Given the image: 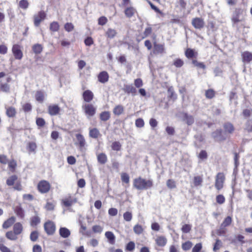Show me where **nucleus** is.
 Segmentation results:
<instances>
[{
    "label": "nucleus",
    "mask_w": 252,
    "mask_h": 252,
    "mask_svg": "<svg viewBox=\"0 0 252 252\" xmlns=\"http://www.w3.org/2000/svg\"><path fill=\"white\" fill-rule=\"evenodd\" d=\"M133 185L138 190H147L153 186V182L151 180L139 177L133 180Z\"/></svg>",
    "instance_id": "nucleus-1"
},
{
    "label": "nucleus",
    "mask_w": 252,
    "mask_h": 252,
    "mask_svg": "<svg viewBox=\"0 0 252 252\" xmlns=\"http://www.w3.org/2000/svg\"><path fill=\"white\" fill-rule=\"evenodd\" d=\"M6 184L8 187H13L14 190L21 191L23 189V187L21 181L18 179L16 175H12L9 176L6 181Z\"/></svg>",
    "instance_id": "nucleus-2"
},
{
    "label": "nucleus",
    "mask_w": 252,
    "mask_h": 252,
    "mask_svg": "<svg viewBox=\"0 0 252 252\" xmlns=\"http://www.w3.org/2000/svg\"><path fill=\"white\" fill-rule=\"evenodd\" d=\"M51 189V184L48 181L45 180L40 181L37 185L38 191L42 194L48 193Z\"/></svg>",
    "instance_id": "nucleus-3"
},
{
    "label": "nucleus",
    "mask_w": 252,
    "mask_h": 252,
    "mask_svg": "<svg viewBox=\"0 0 252 252\" xmlns=\"http://www.w3.org/2000/svg\"><path fill=\"white\" fill-rule=\"evenodd\" d=\"M212 136L215 141L221 142L225 141L227 138V136L220 128L217 129L212 133Z\"/></svg>",
    "instance_id": "nucleus-4"
},
{
    "label": "nucleus",
    "mask_w": 252,
    "mask_h": 252,
    "mask_svg": "<svg viewBox=\"0 0 252 252\" xmlns=\"http://www.w3.org/2000/svg\"><path fill=\"white\" fill-rule=\"evenodd\" d=\"M225 180V177L223 173L219 172L217 174L215 178V186L217 190H220L223 188Z\"/></svg>",
    "instance_id": "nucleus-5"
},
{
    "label": "nucleus",
    "mask_w": 252,
    "mask_h": 252,
    "mask_svg": "<svg viewBox=\"0 0 252 252\" xmlns=\"http://www.w3.org/2000/svg\"><path fill=\"white\" fill-rule=\"evenodd\" d=\"M82 108L85 115L88 117L94 116L96 113V108L92 103H86L83 105Z\"/></svg>",
    "instance_id": "nucleus-6"
},
{
    "label": "nucleus",
    "mask_w": 252,
    "mask_h": 252,
    "mask_svg": "<svg viewBox=\"0 0 252 252\" xmlns=\"http://www.w3.org/2000/svg\"><path fill=\"white\" fill-rule=\"evenodd\" d=\"M22 48V46L18 44H15L12 46V52L15 59L20 60L22 59L23 54Z\"/></svg>",
    "instance_id": "nucleus-7"
},
{
    "label": "nucleus",
    "mask_w": 252,
    "mask_h": 252,
    "mask_svg": "<svg viewBox=\"0 0 252 252\" xmlns=\"http://www.w3.org/2000/svg\"><path fill=\"white\" fill-rule=\"evenodd\" d=\"M44 228L48 235H51L54 234L55 232L56 225L53 221L48 220L44 224Z\"/></svg>",
    "instance_id": "nucleus-8"
},
{
    "label": "nucleus",
    "mask_w": 252,
    "mask_h": 252,
    "mask_svg": "<svg viewBox=\"0 0 252 252\" xmlns=\"http://www.w3.org/2000/svg\"><path fill=\"white\" fill-rule=\"evenodd\" d=\"M223 132L229 137L230 135L232 134L235 130L234 126L232 123L229 122H225L223 124Z\"/></svg>",
    "instance_id": "nucleus-9"
},
{
    "label": "nucleus",
    "mask_w": 252,
    "mask_h": 252,
    "mask_svg": "<svg viewBox=\"0 0 252 252\" xmlns=\"http://www.w3.org/2000/svg\"><path fill=\"white\" fill-rule=\"evenodd\" d=\"M191 24L196 29L201 30L205 27V22L203 18L195 17L192 19Z\"/></svg>",
    "instance_id": "nucleus-10"
},
{
    "label": "nucleus",
    "mask_w": 252,
    "mask_h": 252,
    "mask_svg": "<svg viewBox=\"0 0 252 252\" xmlns=\"http://www.w3.org/2000/svg\"><path fill=\"white\" fill-rule=\"evenodd\" d=\"M134 85L135 88H139L138 92L143 97L146 95V91L144 88H141L143 85V82L141 78H137L134 81Z\"/></svg>",
    "instance_id": "nucleus-11"
},
{
    "label": "nucleus",
    "mask_w": 252,
    "mask_h": 252,
    "mask_svg": "<svg viewBox=\"0 0 252 252\" xmlns=\"http://www.w3.org/2000/svg\"><path fill=\"white\" fill-rule=\"evenodd\" d=\"M46 13L43 11H39L37 15L34 16V25L38 27L40 23L46 18Z\"/></svg>",
    "instance_id": "nucleus-12"
},
{
    "label": "nucleus",
    "mask_w": 252,
    "mask_h": 252,
    "mask_svg": "<svg viewBox=\"0 0 252 252\" xmlns=\"http://www.w3.org/2000/svg\"><path fill=\"white\" fill-rule=\"evenodd\" d=\"M48 113L50 116H56L60 114L61 108L57 104H50L48 106Z\"/></svg>",
    "instance_id": "nucleus-13"
},
{
    "label": "nucleus",
    "mask_w": 252,
    "mask_h": 252,
    "mask_svg": "<svg viewBox=\"0 0 252 252\" xmlns=\"http://www.w3.org/2000/svg\"><path fill=\"white\" fill-rule=\"evenodd\" d=\"M82 97L85 102L89 103L94 99V94L91 90H87L83 93Z\"/></svg>",
    "instance_id": "nucleus-14"
},
{
    "label": "nucleus",
    "mask_w": 252,
    "mask_h": 252,
    "mask_svg": "<svg viewBox=\"0 0 252 252\" xmlns=\"http://www.w3.org/2000/svg\"><path fill=\"white\" fill-rule=\"evenodd\" d=\"M165 52L164 44H158L156 42L154 43L153 53L154 54H163Z\"/></svg>",
    "instance_id": "nucleus-15"
},
{
    "label": "nucleus",
    "mask_w": 252,
    "mask_h": 252,
    "mask_svg": "<svg viewBox=\"0 0 252 252\" xmlns=\"http://www.w3.org/2000/svg\"><path fill=\"white\" fill-rule=\"evenodd\" d=\"M109 75L108 73L106 71H101L97 75L98 81L102 84H105L109 80Z\"/></svg>",
    "instance_id": "nucleus-16"
},
{
    "label": "nucleus",
    "mask_w": 252,
    "mask_h": 252,
    "mask_svg": "<svg viewBox=\"0 0 252 252\" xmlns=\"http://www.w3.org/2000/svg\"><path fill=\"white\" fill-rule=\"evenodd\" d=\"M242 12L243 10L242 9L236 8L231 18L232 22L234 24H236L242 21V20L240 19L239 17L240 15L242 14Z\"/></svg>",
    "instance_id": "nucleus-17"
},
{
    "label": "nucleus",
    "mask_w": 252,
    "mask_h": 252,
    "mask_svg": "<svg viewBox=\"0 0 252 252\" xmlns=\"http://www.w3.org/2000/svg\"><path fill=\"white\" fill-rule=\"evenodd\" d=\"M185 56L189 59H195L198 56V53L194 49L187 48L185 52Z\"/></svg>",
    "instance_id": "nucleus-18"
},
{
    "label": "nucleus",
    "mask_w": 252,
    "mask_h": 252,
    "mask_svg": "<svg viewBox=\"0 0 252 252\" xmlns=\"http://www.w3.org/2000/svg\"><path fill=\"white\" fill-rule=\"evenodd\" d=\"M123 91L127 94H131L132 95H135L137 94V90L132 85H125Z\"/></svg>",
    "instance_id": "nucleus-19"
},
{
    "label": "nucleus",
    "mask_w": 252,
    "mask_h": 252,
    "mask_svg": "<svg viewBox=\"0 0 252 252\" xmlns=\"http://www.w3.org/2000/svg\"><path fill=\"white\" fill-rule=\"evenodd\" d=\"M155 242L158 246L159 247H163L166 245L167 240L164 236H158L155 239Z\"/></svg>",
    "instance_id": "nucleus-20"
},
{
    "label": "nucleus",
    "mask_w": 252,
    "mask_h": 252,
    "mask_svg": "<svg viewBox=\"0 0 252 252\" xmlns=\"http://www.w3.org/2000/svg\"><path fill=\"white\" fill-rule=\"evenodd\" d=\"M241 57L244 63H250L252 61V53L249 51H244L242 53Z\"/></svg>",
    "instance_id": "nucleus-21"
},
{
    "label": "nucleus",
    "mask_w": 252,
    "mask_h": 252,
    "mask_svg": "<svg viewBox=\"0 0 252 252\" xmlns=\"http://www.w3.org/2000/svg\"><path fill=\"white\" fill-rule=\"evenodd\" d=\"M75 137L77 140V144L80 150H82L86 145L85 139L83 135L81 134L78 133L75 135Z\"/></svg>",
    "instance_id": "nucleus-22"
},
{
    "label": "nucleus",
    "mask_w": 252,
    "mask_h": 252,
    "mask_svg": "<svg viewBox=\"0 0 252 252\" xmlns=\"http://www.w3.org/2000/svg\"><path fill=\"white\" fill-rule=\"evenodd\" d=\"M89 136L94 139H97L101 136L100 131L97 128H91L89 129Z\"/></svg>",
    "instance_id": "nucleus-23"
},
{
    "label": "nucleus",
    "mask_w": 252,
    "mask_h": 252,
    "mask_svg": "<svg viewBox=\"0 0 252 252\" xmlns=\"http://www.w3.org/2000/svg\"><path fill=\"white\" fill-rule=\"evenodd\" d=\"M16 220L14 217L12 216L7 219L2 224V227L4 229H7L11 226Z\"/></svg>",
    "instance_id": "nucleus-24"
},
{
    "label": "nucleus",
    "mask_w": 252,
    "mask_h": 252,
    "mask_svg": "<svg viewBox=\"0 0 252 252\" xmlns=\"http://www.w3.org/2000/svg\"><path fill=\"white\" fill-rule=\"evenodd\" d=\"M37 149V145L35 142H29L27 145V150L29 154L35 153Z\"/></svg>",
    "instance_id": "nucleus-25"
},
{
    "label": "nucleus",
    "mask_w": 252,
    "mask_h": 252,
    "mask_svg": "<svg viewBox=\"0 0 252 252\" xmlns=\"http://www.w3.org/2000/svg\"><path fill=\"white\" fill-rule=\"evenodd\" d=\"M75 202L71 196L66 197L62 200V204L66 207H70Z\"/></svg>",
    "instance_id": "nucleus-26"
},
{
    "label": "nucleus",
    "mask_w": 252,
    "mask_h": 252,
    "mask_svg": "<svg viewBox=\"0 0 252 252\" xmlns=\"http://www.w3.org/2000/svg\"><path fill=\"white\" fill-rule=\"evenodd\" d=\"M16 110L12 106L6 107V115L9 118H13L16 116Z\"/></svg>",
    "instance_id": "nucleus-27"
},
{
    "label": "nucleus",
    "mask_w": 252,
    "mask_h": 252,
    "mask_svg": "<svg viewBox=\"0 0 252 252\" xmlns=\"http://www.w3.org/2000/svg\"><path fill=\"white\" fill-rule=\"evenodd\" d=\"M97 160L99 163L104 164L107 161V157L104 153H101L97 155Z\"/></svg>",
    "instance_id": "nucleus-28"
},
{
    "label": "nucleus",
    "mask_w": 252,
    "mask_h": 252,
    "mask_svg": "<svg viewBox=\"0 0 252 252\" xmlns=\"http://www.w3.org/2000/svg\"><path fill=\"white\" fill-rule=\"evenodd\" d=\"M13 230L18 235L21 234L23 231V227L21 223L18 222L14 224Z\"/></svg>",
    "instance_id": "nucleus-29"
},
{
    "label": "nucleus",
    "mask_w": 252,
    "mask_h": 252,
    "mask_svg": "<svg viewBox=\"0 0 252 252\" xmlns=\"http://www.w3.org/2000/svg\"><path fill=\"white\" fill-rule=\"evenodd\" d=\"M15 213L21 219H23L25 217L24 211L21 205L16 206L14 209Z\"/></svg>",
    "instance_id": "nucleus-30"
},
{
    "label": "nucleus",
    "mask_w": 252,
    "mask_h": 252,
    "mask_svg": "<svg viewBox=\"0 0 252 252\" xmlns=\"http://www.w3.org/2000/svg\"><path fill=\"white\" fill-rule=\"evenodd\" d=\"M117 34L116 30L111 28H108L105 32V36L107 38L112 39Z\"/></svg>",
    "instance_id": "nucleus-31"
},
{
    "label": "nucleus",
    "mask_w": 252,
    "mask_h": 252,
    "mask_svg": "<svg viewBox=\"0 0 252 252\" xmlns=\"http://www.w3.org/2000/svg\"><path fill=\"white\" fill-rule=\"evenodd\" d=\"M216 94V92L213 89H209L205 91V96L206 98L209 99H211L215 97Z\"/></svg>",
    "instance_id": "nucleus-32"
},
{
    "label": "nucleus",
    "mask_w": 252,
    "mask_h": 252,
    "mask_svg": "<svg viewBox=\"0 0 252 252\" xmlns=\"http://www.w3.org/2000/svg\"><path fill=\"white\" fill-rule=\"evenodd\" d=\"M43 46L39 43H36L32 46V50L33 53L36 55L40 54L43 51Z\"/></svg>",
    "instance_id": "nucleus-33"
},
{
    "label": "nucleus",
    "mask_w": 252,
    "mask_h": 252,
    "mask_svg": "<svg viewBox=\"0 0 252 252\" xmlns=\"http://www.w3.org/2000/svg\"><path fill=\"white\" fill-rule=\"evenodd\" d=\"M59 234L62 237L66 238L70 236V232L66 227H61L59 230Z\"/></svg>",
    "instance_id": "nucleus-34"
},
{
    "label": "nucleus",
    "mask_w": 252,
    "mask_h": 252,
    "mask_svg": "<svg viewBox=\"0 0 252 252\" xmlns=\"http://www.w3.org/2000/svg\"><path fill=\"white\" fill-rule=\"evenodd\" d=\"M136 12V10L133 7H128L126 8L125 10V15L128 18H131L132 17L135 13Z\"/></svg>",
    "instance_id": "nucleus-35"
},
{
    "label": "nucleus",
    "mask_w": 252,
    "mask_h": 252,
    "mask_svg": "<svg viewBox=\"0 0 252 252\" xmlns=\"http://www.w3.org/2000/svg\"><path fill=\"white\" fill-rule=\"evenodd\" d=\"M6 237L11 241H15L18 239V235L13 230L7 231L5 234Z\"/></svg>",
    "instance_id": "nucleus-36"
},
{
    "label": "nucleus",
    "mask_w": 252,
    "mask_h": 252,
    "mask_svg": "<svg viewBox=\"0 0 252 252\" xmlns=\"http://www.w3.org/2000/svg\"><path fill=\"white\" fill-rule=\"evenodd\" d=\"M203 178L201 176H195L193 178V184L194 187H197L202 186Z\"/></svg>",
    "instance_id": "nucleus-37"
},
{
    "label": "nucleus",
    "mask_w": 252,
    "mask_h": 252,
    "mask_svg": "<svg viewBox=\"0 0 252 252\" xmlns=\"http://www.w3.org/2000/svg\"><path fill=\"white\" fill-rule=\"evenodd\" d=\"M105 236L110 244H114L115 242V236L113 232L111 231H106L105 233Z\"/></svg>",
    "instance_id": "nucleus-38"
},
{
    "label": "nucleus",
    "mask_w": 252,
    "mask_h": 252,
    "mask_svg": "<svg viewBox=\"0 0 252 252\" xmlns=\"http://www.w3.org/2000/svg\"><path fill=\"white\" fill-rule=\"evenodd\" d=\"M111 114L109 111H103L100 113L99 118L102 121H107L110 118Z\"/></svg>",
    "instance_id": "nucleus-39"
},
{
    "label": "nucleus",
    "mask_w": 252,
    "mask_h": 252,
    "mask_svg": "<svg viewBox=\"0 0 252 252\" xmlns=\"http://www.w3.org/2000/svg\"><path fill=\"white\" fill-rule=\"evenodd\" d=\"M124 108L122 105H116L113 109V112L114 115L119 116L123 113Z\"/></svg>",
    "instance_id": "nucleus-40"
},
{
    "label": "nucleus",
    "mask_w": 252,
    "mask_h": 252,
    "mask_svg": "<svg viewBox=\"0 0 252 252\" xmlns=\"http://www.w3.org/2000/svg\"><path fill=\"white\" fill-rule=\"evenodd\" d=\"M35 97L37 101L42 103L44 99V94L41 91H37L35 93Z\"/></svg>",
    "instance_id": "nucleus-41"
},
{
    "label": "nucleus",
    "mask_w": 252,
    "mask_h": 252,
    "mask_svg": "<svg viewBox=\"0 0 252 252\" xmlns=\"http://www.w3.org/2000/svg\"><path fill=\"white\" fill-rule=\"evenodd\" d=\"M7 164L10 171L12 172H14L17 167L16 161L14 159H11L8 161Z\"/></svg>",
    "instance_id": "nucleus-42"
},
{
    "label": "nucleus",
    "mask_w": 252,
    "mask_h": 252,
    "mask_svg": "<svg viewBox=\"0 0 252 252\" xmlns=\"http://www.w3.org/2000/svg\"><path fill=\"white\" fill-rule=\"evenodd\" d=\"M184 119L189 126L192 125L194 122L193 117L191 115H189L187 113L184 114Z\"/></svg>",
    "instance_id": "nucleus-43"
},
{
    "label": "nucleus",
    "mask_w": 252,
    "mask_h": 252,
    "mask_svg": "<svg viewBox=\"0 0 252 252\" xmlns=\"http://www.w3.org/2000/svg\"><path fill=\"white\" fill-rule=\"evenodd\" d=\"M133 231L137 235H140L144 232V228L143 226L139 224H136L133 226Z\"/></svg>",
    "instance_id": "nucleus-44"
},
{
    "label": "nucleus",
    "mask_w": 252,
    "mask_h": 252,
    "mask_svg": "<svg viewBox=\"0 0 252 252\" xmlns=\"http://www.w3.org/2000/svg\"><path fill=\"white\" fill-rule=\"evenodd\" d=\"M191 63L194 66L198 68H201L203 69H205L206 68L205 64L202 62H198L196 59L192 60Z\"/></svg>",
    "instance_id": "nucleus-45"
},
{
    "label": "nucleus",
    "mask_w": 252,
    "mask_h": 252,
    "mask_svg": "<svg viewBox=\"0 0 252 252\" xmlns=\"http://www.w3.org/2000/svg\"><path fill=\"white\" fill-rule=\"evenodd\" d=\"M40 222V219L37 216H33L31 218L30 224L32 226H36Z\"/></svg>",
    "instance_id": "nucleus-46"
},
{
    "label": "nucleus",
    "mask_w": 252,
    "mask_h": 252,
    "mask_svg": "<svg viewBox=\"0 0 252 252\" xmlns=\"http://www.w3.org/2000/svg\"><path fill=\"white\" fill-rule=\"evenodd\" d=\"M60 25L57 22L54 21L50 23V30L53 32H56L59 30Z\"/></svg>",
    "instance_id": "nucleus-47"
},
{
    "label": "nucleus",
    "mask_w": 252,
    "mask_h": 252,
    "mask_svg": "<svg viewBox=\"0 0 252 252\" xmlns=\"http://www.w3.org/2000/svg\"><path fill=\"white\" fill-rule=\"evenodd\" d=\"M232 218L230 216H227L224 219V220L221 224V227H225L230 225L232 222Z\"/></svg>",
    "instance_id": "nucleus-48"
},
{
    "label": "nucleus",
    "mask_w": 252,
    "mask_h": 252,
    "mask_svg": "<svg viewBox=\"0 0 252 252\" xmlns=\"http://www.w3.org/2000/svg\"><path fill=\"white\" fill-rule=\"evenodd\" d=\"M153 32V29L151 27L148 26L146 27L143 32V36H142L141 39H144L149 35H150Z\"/></svg>",
    "instance_id": "nucleus-49"
},
{
    "label": "nucleus",
    "mask_w": 252,
    "mask_h": 252,
    "mask_svg": "<svg viewBox=\"0 0 252 252\" xmlns=\"http://www.w3.org/2000/svg\"><path fill=\"white\" fill-rule=\"evenodd\" d=\"M111 147L112 150L116 151H119L121 150L122 145L119 141H115L112 143Z\"/></svg>",
    "instance_id": "nucleus-50"
},
{
    "label": "nucleus",
    "mask_w": 252,
    "mask_h": 252,
    "mask_svg": "<svg viewBox=\"0 0 252 252\" xmlns=\"http://www.w3.org/2000/svg\"><path fill=\"white\" fill-rule=\"evenodd\" d=\"M166 186L169 189H173L176 188V183L173 179H168L166 181Z\"/></svg>",
    "instance_id": "nucleus-51"
},
{
    "label": "nucleus",
    "mask_w": 252,
    "mask_h": 252,
    "mask_svg": "<svg viewBox=\"0 0 252 252\" xmlns=\"http://www.w3.org/2000/svg\"><path fill=\"white\" fill-rule=\"evenodd\" d=\"M121 180L123 183L126 184L129 183V177L126 173H122L121 175Z\"/></svg>",
    "instance_id": "nucleus-52"
},
{
    "label": "nucleus",
    "mask_w": 252,
    "mask_h": 252,
    "mask_svg": "<svg viewBox=\"0 0 252 252\" xmlns=\"http://www.w3.org/2000/svg\"><path fill=\"white\" fill-rule=\"evenodd\" d=\"M197 157L200 160H204L207 158L208 154L205 150H202L200 152Z\"/></svg>",
    "instance_id": "nucleus-53"
},
{
    "label": "nucleus",
    "mask_w": 252,
    "mask_h": 252,
    "mask_svg": "<svg viewBox=\"0 0 252 252\" xmlns=\"http://www.w3.org/2000/svg\"><path fill=\"white\" fill-rule=\"evenodd\" d=\"M245 129L249 132H252V119H248L245 124Z\"/></svg>",
    "instance_id": "nucleus-54"
},
{
    "label": "nucleus",
    "mask_w": 252,
    "mask_h": 252,
    "mask_svg": "<svg viewBox=\"0 0 252 252\" xmlns=\"http://www.w3.org/2000/svg\"><path fill=\"white\" fill-rule=\"evenodd\" d=\"M36 124L38 127H42L45 126L46 122L45 120L42 118H36Z\"/></svg>",
    "instance_id": "nucleus-55"
},
{
    "label": "nucleus",
    "mask_w": 252,
    "mask_h": 252,
    "mask_svg": "<svg viewBox=\"0 0 252 252\" xmlns=\"http://www.w3.org/2000/svg\"><path fill=\"white\" fill-rule=\"evenodd\" d=\"M0 90L3 92L8 93L10 91V86L7 83L0 84Z\"/></svg>",
    "instance_id": "nucleus-56"
},
{
    "label": "nucleus",
    "mask_w": 252,
    "mask_h": 252,
    "mask_svg": "<svg viewBox=\"0 0 252 252\" xmlns=\"http://www.w3.org/2000/svg\"><path fill=\"white\" fill-rule=\"evenodd\" d=\"M29 5L27 0H21L19 2V7L22 9H26Z\"/></svg>",
    "instance_id": "nucleus-57"
},
{
    "label": "nucleus",
    "mask_w": 252,
    "mask_h": 252,
    "mask_svg": "<svg viewBox=\"0 0 252 252\" xmlns=\"http://www.w3.org/2000/svg\"><path fill=\"white\" fill-rule=\"evenodd\" d=\"M123 217L124 220L126 221H130L132 219V213L129 211H126L124 213Z\"/></svg>",
    "instance_id": "nucleus-58"
},
{
    "label": "nucleus",
    "mask_w": 252,
    "mask_h": 252,
    "mask_svg": "<svg viewBox=\"0 0 252 252\" xmlns=\"http://www.w3.org/2000/svg\"><path fill=\"white\" fill-rule=\"evenodd\" d=\"M55 206L54 202L47 201L45 204V208L47 211H53L54 210Z\"/></svg>",
    "instance_id": "nucleus-59"
},
{
    "label": "nucleus",
    "mask_w": 252,
    "mask_h": 252,
    "mask_svg": "<svg viewBox=\"0 0 252 252\" xmlns=\"http://www.w3.org/2000/svg\"><path fill=\"white\" fill-rule=\"evenodd\" d=\"M135 243L133 241H130L126 244V250L132 252L135 249Z\"/></svg>",
    "instance_id": "nucleus-60"
},
{
    "label": "nucleus",
    "mask_w": 252,
    "mask_h": 252,
    "mask_svg": "<svg viewBox=\"0 0 252 252\" xmlns=\"http://www.w3.org/2000/svg\"><path fill=\"white\" fill-rule=\"evenodd\" d=\"M39 236V233L37 231H32L30 234V239L32 242L37 241Z\"/></svg>",
    "instance_id": "nucleus-61"
},
{
    "label": "nucleus",
    "mask_w": 252,
    "mask_h": 252,
    "mask_svg": "<svg viewBox=\"0 0 252 252\" xmlns=\"http://www.w3.org/2000/svg\"><path fill=\"white\" fill-rule=\"evenodd\" d=\"M243 116L245 118H249L252 115V109H245L242 112Z\"/></svg>",
    "instance_id": "nucleus-62"
},
{
    "label": "nucleus",
    "mask_w": 252,
    "mask_h": 252,
    "mask_svg": "<svg viewBox=\"0 0 252 252\" xmlns=\"http://www.w3.org/2000/svg\"><path fill=\"white\" fill-rule=\"evenodd\" d=\"M168 97L173 100L177 98V95L171 88L168 89Z\"/></svg>",
    "instance_id": "nucleus-63"
},
{
    "label": "nucleus",
    "mask_w": 252,
    "mask_h": 252,
    "mask_svg": "<svg viewBox=\"0 0 252 252\" xmlns=\"http://www.w3.org/2000/svg\"><path fill=\"white\" fill-rule=\"evenodd\" d=\"M184 61L181 59H176L173 62V65L176 67H181L184 65Z\"/></svg>",
    "instance_id": "nucleus-64"
}]
</instances>
